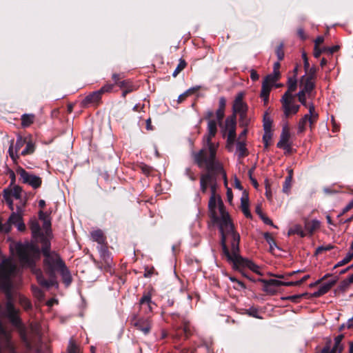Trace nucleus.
Instances as JSON below:
<instances>
[{
	"instance_id": "bb28decb",
	"label": "nucleus",
	"mask_w": 353,
	"mask_h": 353,
	"mask_svg": "<svg viewBox=\"0 0 353 353\" xmlns=\"http://www.w3.org/2000/svg\"><path fill=\"white\" fill-rule=\"evenodd\" d=\"M139 303L141 307L146 306L145 311L151 312V295L149 293H145L140 299Z\"/></svg>"
},
{
	"instance_id": "c756f323",
	"label": "nucleus",
	"mask_w": 353,
	"mask_h": 353,
	"mask_svg": "<svg viewBox=\"0 0 353 353\" xmlns=\"http://www.w3.org/2000/svg\"><path fill=\"white\" fill-rule=\"evenodd\" d=\"M34 121V115L32 114H24L21 116V125L27 128L33 123Z\"/></svg>"
},
{
	"instance_id": "f03ea898",
	"label": "nucleus",
	"mask_w": 353,
	"mask_h": 353,
	"mask_svg": "<svg viewBox=\"0 0 353 353\" xmlns=\"http://www.w3.org/2000/svg\"><path fill=\"white\" fill-rule=\"evenodd\" d=\"M10 250L12 254H16L21 264L23 266L30 267L35 274L37 281L44 287H50L56 284V273L59 272L66 285H68L72 281L70 271L67 268L64 261L60 255L54 251L50 250L49 241L43 240V245L41 252L44 256L43 268L45 272L48 275V279H45L40 269L34 266L37 260L40 256L39 246L34 243L22 244L20 243H12L10 245Z\"/></svg>"
},
{
	"instance_id": "2eb2a0df",
	"label": "nucleus",
	"mask_w": 353,
	"mask_h": 353,
	"mask_svg": "<svg viewBox=\"0 0 353 353\" xmlns=\"http://www.w3.org/2000/svg\"><path fill=\"white\" fill-rule=\"evenodd\" d=\"M6 313L7 316L9 318L11 323L14 326L19 327L21 325V321L18 316V310L15 309L10 299H9L6 303Z\"/></svg>"
},
{
	"instance_id": "4be33fe9",
	"label": "nucleus",
	"mask_w": 353,
	"mask_h": 353,
	"mask_svg": "<svg viewBox=\"0 0 353 353\" xmlns=\"http://www.w3.org/2000/svg\"><path fill=\"white\" fill-rule=\"evenodd\" d=\"M91 239L92 241L97 242L100 245H103L105 243V236L101 230H95L90 233Z\"/></svg>"
},
{
	"instance_id": "a878e982",
	"label": "nucleus",
	"mask_w": 353,
	"mask_h": 353,
	"mask_svg": "<svg viewBox=\"0 0 353 353\" xmlns=\"http://www.w3.org/2000/svg\"><path fill=\"white\" fill-rule=\"evenodd\" d=\"M334 282H330L327 283L323 284L319 289L318 291L314 292L312 294L313 297H319L325 293H327L332 288V286L334 285Z\"/></svg>"
},
{
	"instance_id": "c9c22d12",
	"label": "nucleus",
	"mask_w": 353,
	"mask_h": 353,
	"mask_svg": "<svg viewBox=\"0 0 353 353\" xmlns=\"http://www.w3.org/2000/svg\"><path fill=\"white\" fill-rule=\"evenodd\" d=\"M294 234H297L300 235L301 237L305 236V232L302 230V228L300 225H295L292 228H291L288 231V235H292Z\"/></svg>"
},
{
	"instance_id": "69168bd1",
	"label": "nucleus",
	"mask_w": 353,
	"mask_h": 353,
	"mask_svg": "<svg viewBox=\"0 0 353 353\" xmlns=\"http://www.w3.org/2000/svg\"><path fill=\"white\" fill-rule=\"evenodd\" d=\"M353 208V199L345 206V208L343 210V213H345L348 212Z\"/></svg>"
},
{
	"instance_id": "c03bdc74",
	"label": "nucleus",
	"mask_w": 353,
	"mask_h": 353,
	"mask_svg": "<svg viewBox=\"0 0 353 353\" xmlns=\"http://www.w3.org/2000/svg\"><path fill=\"white\" fill-rule=\"evenodd\" d=\"M19 303L25 310H28L31 307V303L30 301L25 296H20Z\"/></svg>"
},
{
	"instance_id": "6e6552de",
	"label": "nucleus",
	"mask_w": 353,
	"mask_h": 353,
	"mask_svg": "<svg viewBox=\"0 0 353 353\" xmlns=\"http://www.w3.org/2000/svg\"><path fill=\"white\" fill-rule=\"evenodd\" d=\"M236 121L234 116L228 117L225 119L224 125L221 126L223 134H228V148L233 144L236 139Z\"/></svg>"
},
{
	"instance_id": "ddd939ff",
	"label": "nucleus",
	"mask_w": 353,
	"mask_h": 353,
	"mask_svg": "<svg viewBox=\"0 0 353 353\" xmlns=\"http://www.w3.org/2000/svg\"><path fill=\"white\" fill-rule=\"evenodd\" d=\"M132 325L144 334H148L151 330V321L149 318L134 317L131 321Z\"/></svg>"
},
{
	"instance_id": "4c0bfd02",
	"label": "nucleus",
	"mask_w": 353,
	"mask_h": 353,
	"mask_svg": "<svg viewBox=\"0 0 353 353\" xmlns=\"http://www.w3.org/2000/svg\"><path fill=\"white\" fill-rule=\"evenodd\" d=\"M196 90H197V88H190L183 94H180L177 99L178 103H182L188 96L194 93Z\"/></svg>"
},
{
	"instance_id": "5701e85b",
	"label": "nucleus",
	"mask_w": 353,
	"mask_h": 353,
	"mask_svg": "<svg viewBox=\"0 0 353 353\" xmlns=\"http://www.w3.org/2000/svg\"><path fill=\"white\" fill-rule=\"evenodd\" d=\"M102 94L101 93L100 90H97L95 92H93L92 93L88 94L84 99L85 103H97L101 98Z\"/></svg>"
},
{
	"instance_id": "864d4df0",
	"label": "nucleus",
	"mask_w": 353,
	"mask_h": 353,
	"mask_svg": "<svg viewBox=\"0 0 353 353\" xmlns=\"http://www.w3.org/2000/svg\"><path fill=\"white\" fill-rule=\"evenodd\" d=\"M185 174L188 176V177L192 180V181H195L196 180V176L195 174L192 172V171L191 170L190 168H186L185 169Z\"/></svg>"
},
{
	"instance_id": "49530a36",
	"label": "nucleus",
	"mask_w": 353,
	"mask_h": 353,
	"mask_svg": "<svg viewBox=\"0 0 353 353\" xmlns=\"http://www.w3.org/2000/svg\"><path fill=\"white\" fill-rule=\"evenodd\" d=\"M276 56L279 61H281L284 57L283 44L281 43L276 48Z\"/></svg>"
},
{
	"instance_id": "b1692460",
	"label": "nucleus",
	"mask_w": 353,
	"mask_h": 353,
	"mask_svg": "<svg viewBox=\"0 0 353 353\" xmlns=\"http://www.w3.org/2000/svg\"><path fill=\"white\" fill-rule=\"evenodd\" d=\"M320 222L318 220L305 221V228L310 234H312L314 231L320 227Z\"/></svg>"
},
{
	"instance_id": "13d9d810",
	"label": "nucleus",
	"mask_w": 353,
	"mask_h": 353,
	"mask_svg": "<svg viewBox=\"0 0 353 353\" xmlns=\"http://www.w3.org/2000/svg\"><path fill=\"white\" fill-rule=\"evenodd\" d=\"M302 57L303 59L304 69H305V70H307V69L310 66V64H309L308 59L307 58V55H306L305 52H303L302 53Z\"/></svg>"
},
{
	"instance_id": "473e14b6",
	"label": "nucleus",
	"mask_w": 353,
	"mask_h": 353,
	"mask_svg": "<svg viewBox=\"0 0 353 353\" xmlns=\"http://www.w3.org/2000/svg\"><path fill=\"white\" fill-rule=\"evenodd\" d=\"M237 116H239V121L241 126L247 127L249 125L250 119L248 115V112H243L242 114L241 113Z\"/></svg>"
},
{
	"instance_id": "603ef678",
	"label": "nucleus",
	"mask_w": 353,
	"mask_h": 353,
	"mask_svg": "<svg viewBox=\"0 0 353 353\" xmlns=\"http://www.w3.org/2000/svg\"><path fill=\"white\" fill-rule=\"evenodd\" d=\"M247 313L250 315V316H252L253 317H255V318H260L259 316V311L256 309V308H250L249 310H248L247 311Z\"/></svg>"
},
{
	"instance_id": "e433bc0d",
	"label": "nucleus",
	"mask_w": 353,
	"mask_h": 353,
	"mask_svg": "<svg viewBox=\"0 0 353 353\" xmlns=\"http://www.w3.org/2000/svg\"><path fill=\"white\" fill-rule=\"evenodd\" d=\"M305 71V74L302 77H306L307 79L315 81L316 69L315 67L308 68L307 70Z\"/></svg>"
},
{
	"instance_id": "7ed1b4c3",
	"label": "nucleus",
	"mask_w": 353,
	"mask_h": 353,
	"mask_svg": "<svg viewBox=\"0 0 353 353\" xmlns=\"http://www.w3.org/2000/svg\"><path fill=\"white\" fill-rule=\"evenodd\" d=\"M234 233L239 236H240L238 234H236L234 231ZM239 239L236 241V248H233V243L234 238L232 235H228L225 239V247L228 250V254H226L223 249V243L221 242L223 252L225 255L227 256L228 259L234 262V264H241V263L245 264L247 267H248L251 270L254 272L259 273V266L250 261H243V259L238 254L239 251Z\"/></svg>"
},
{
	"instance_id": "09e8293b",
	"label": "nucleus",
	"mask_w": 353,
	"mask_h": 353,
	"mask_svg": "<svg viewBox=\"0 0 353 353\" xmlns=\"http://www.w3.org/2000/svg\"><path fill=\"white\" fill-rule=\"evenodd\" d=\"M68 353H79L78 347L72 341H70L69 343Z\"/></svg>"
},
{
	"instance_id": "f8f14e48",
	"label": "nucleus",
	"mask_w": 353,
	"mask_h": 353,
	"mask_svg": "<svg viewBox=\"0 0 353 353\" xmlns=\"http://www.w3.org/2000/svg\"><path fill=\"white\" fill-rule=\"evenodd\" d=\"M21 189L19 187H14L12 190H4L3 198L11 210H14V200H19V204L21 203Z\"/></svg>"
},
{
	"instance_id": "f257e3e1",
	"label": "nucleus",
	"mask_w": 353,
	"mask_h": 353,
	"mask_svg": "<svg viewBox=\"0 0 353 353\" xmlns=\"http://www.w3.org/2000/svg\"><path fill=\"white\" fill-rule=\"evenodd\" d=\"M205 152V149H201L199 152L194 154V159L198 166L201 168L205 165L207 170V172L201 174L200 188L203 193L207 192L208 188H210L211 196L208 203L209 212L214 222L219 226L222 234L223 249L225 253L228 254L225 247L226 236L228 235L233 236V248H236V241L239 239V236L234 233V225L221 196L216 194V178L220 175L225 180L226 184V172L222 165L216 161V157L206 156Z\"/></svg>"
},
{
	"instance_id": "c85d7f7f",
	"label": "nucleus",
	"mask_w": 353,
	"mask_h": 353,
	"mask_svg": "<svg viewBox=\"0 0 353 353\" xmlns=\"http://www.w3.org/2000/svg\"><path fill=\"white\" fill-rule=\"evenodd\" d=\"M25 148L21 151V154L23 156H26L28 154H31L34 152V144L31 141L30 138L27 139L26 143H25Z\"/></svg>"
},
{
	"instance_id": "58836bf2",
	"label": "nucleus",
	"mask_w": 353,
	"mask_h": 353,
	"mask_svg": "<svg viewBox=\"0 0 353 353\" xmlns=\"http://www.w3.org/2000/svg\"><path fill=\"white\" fill-rule=\"evenodd\" d=\"M186 62L184 59H181L179 60V63L178 65L176 66V69L173 72L172 76L174 77H176L179 72H181L185 67H186Z\"/></svg>"
},
{
	"instance_id": "7c9ffc66",
	"label": "nucleus",
	"mask_w": 353,
	"mask_h": 353,
	"mask_svg": "<svg viewBox=\"0 0 353 353\" xmlns=\"http://www.w3.org/2000/svg\"><path fill=\"white\" fill-rule=\"evenodd\" d=\"M288 90L285 92H289V94H292V92H294L297 88V79L296 77H289L288 80Z\"/></svg>"
},
{
	"instance_id": "9d476101",
	"label": "nucleus",
	"mask_w": 353,
	"mask_h": 353,
	"mask_svg": "<svg viewBox=\"0 0 353 353\" xmlns=\"http://www.w3.org/2000/svg\"><path fill=\"white\" fill-rule=\"evenodd\" d=\"M245 92H239L233 101L232 104V115L235 117L243 112H248V105L246 102L244 101Z\"/></svg>"
},
{
	"instance_id": "338daca9",
	"label": "nucleus",
	"mask_w": 353,
	"mask_h": 353,
	"mask_svg": "<svg viewBox=\"0 0 353 353\" xmlns=\"http://www.w3.org/2000/svg\"><path fill=\"white\" fill-rule=\"evenodd\" d=\"M0 232H3L5 233H8L10 232V227L9 225L7 226H3V224L0 222Z\"/></svg>"
},
{
	"instance_id": "cd10ccee",
	"label": "nucleus",
	"mask_w": 353,
	"mask_h": 353,
	"mask_svg": "<svg viewBox=\"0 0 353 353\" xmlns=\"http://www.w3.org/2000/svg\"><path fill=\"white\" fill-rule=\"evenodd\" d=\"M226 105V101L224 97H221L219 101V108L216 112V117L219 121H221L224 117V111Z\"/></svg>"
},
{
	"instance_id": "ea45409f",
	"label": "nucleus",
	"mask_w": 353,
	"mask_h": 353,
	"mask_svg": "<svg viewBox=\"0 0 353 353\" xmlns=\"http://www.w3.org/2000/svg\"><path fill=\"white\" fill-rule=\"evenodd\" d=\"M292 181L291 176H287L285 179V182L283 186V191L285 193H289L290 191V188L292 186Z\"/></svg>"
},
{
	"instance_id": "f704fd0d",
	"label": "nucleus",
	"mask_w": 353,
	"mask_h": 353,
	"mask_svg": "<svg viewBox=\"0 0 353 353\" xmlns=\"http://www.w3.org/2000/svg\"><path fill=\"white\" fill-rule=\"evenodd\" d=\"M352 258H353V250H350V251L346 254L345 257L343 260L339 261L334 265V268L345 265L346 263H349L352 260Z\"/></svg>"
},
{
	"instance_id": "393cba45",
	"label": "nucleus",
	"mask_w": 353,
	"mask_h": 353,
	"mask_svg": "<svg viewBox=\"0 0 353 353\" xmlns=\"http://www.w3.org/2000/svg\"><path fill=\"white\" fill-rule=\"evenodd\" d=\"M271 85L263 81L261 91V97L264 101L265 103H267L269 100V94L272 88Z\"/></svg>"
},
{
	"instance_id": "4d7b16f0",
	"label": "nucleus",
	"mask_w": 353,
	"mask_h": 353,
	"mask_svg": "<svg viewBox=\"0 0 353 353\" xmlns=\"http://www.w3.org/2000/svg\"><path fill=\"white\" fill-rule=\"evenodd\" d=\"M343 350L341 344H336L334 343V346L331 350L334 353H341Z\"/></svg>"
},
{
	"instance_id": "774afa93",
	"label": "nucleus",
	"mask_w": 353,
	"mask_h": 353,
	"mask_svg": "<svg viewBox=\"0 0 353 353\" xmlns=\"http://www.w3.org/2000/svg\"><path fill=\"white\" fill-rule=\"evenodd\" d=\"M39 219L43 220V221H45V219H48V215L47 214L44 213L42 211L39 212Z\"/></svg>"
},
{
	"instance_id": "3c124183",
	"label": "nucleus",
	"mask_w": 353,
	"mask_h": 353,
	"mask_svg": "<svg viewBox=\"0 0 353 353\" xmlns=\"http://www.w3.org/2000/svg\"><path fill=\"white\" fill-rule=\"evenodd\" d=\"M281 286H299L300 285V282L298 281H288V282H284L281 281Z\"/></svg>"
},
{
	"instance_id": "a19ab883",
	"label": "nucleus",
	"mask_w": 353,
	"mask_h": 353,
	"mask_svg": "<svg viewBox=\"0 0 353 353\" xmlns=\"http://www.w3.org/2000/svg\"><path fill=\"white\" fill-rule=\"evenodd\" d=\"M264 238L270 245V250L272 251L274 250V248L276 246L272 236L270 233H265Z\"/></svg>"
},
{
	"instance_id": "de8ad7c7",
	"label": "nucleus",
	"mask_w": 353,
	"mask_h": 353,
	"mask_svg": "<svg viewBox=\"0 0 353 353\" xmlns=\"http://www.w3.org/2000/svg\"><path fill=\"white\" fill-rule=\"evenodd\" d=\"M332 248H333V245H332L331 244H328V245H321V246H319V247H318L316 248V254H319L322 253L324 251L330 250Z\"/></svg>"
},
{
	"instance_id": "680f3d73",
	"label": "nucleus",
	"mask_w": 353,
	"mask_h": 353,
	"mask_svg": "<svg viewBox=\"0 0 353 353\" xmlns=\"http://www.w3.org/2000/svg\"><path fill=\"white\" fill-rule=\"evenodd\" d=\"M250 78L252 81H256L259 79V76L254 70L250 71Z\"/></svg>"
},
{
	"instance_id": "dca6fc26",
	"label": "nucleus",
	"mask_w": 353,
	"mask_h": 353,
	"mask_svg": "<svg viewBox=\"0 0 353 353\" xmlns=\"http://www.w3.org/2000/svg\"><path fill=\"white\" fill-rule=\"evenodd\" d=\"M314 86V81L307 79L306 77H301L300 81L301 90L299 92H303V94H307L308 98H312L314 97L313 90Z\"/></svg>"
},
{
	"instance_id": "39448f33",
	"label": "nucleus",
	"mask_w": 353,
	"mask_h": 353,
	"mask_svg": "<svg viewBox=\"0 0 353 353\" xmlns=\"http://www.w3.org/2000/svg\"><path fill=\"white\" fill-rule=\"evenodd\" d=\"M217 132L216 122L214 120H209L208 123V134L203 137L204 147L206 156L216 157L219 143H212L211 139L216 135Z\"/></svg>"
},
{
	"instance_id": "0eeeda50",
	"label": "nucleus",
	"mask_w": 353,
	"mask_h": 353,
	"mask_svg": "<svg viewBox=\"0 0 353 353\" xmlns=\"http://www.w3.org/2000/svg\"><path fill=\"white\" fill-rule=\"evenodd\" d=\"M282 110L285 118L295 115L299 110L300 105L294 103V96L285 92L281 99Z\"/></svg>"
},
{
	"instance_id": "a18cd8bd",
	"label": "nucleus",
	"mask_w": 353,
	"mask_h": 353,
	"mask_svg": "<svg viewBox=\"0 0 353 353\" xmlns=\"http://www.w3.org/2000/svg\"><path fill=\"white\" fill-rule=\"evenodd\" d=\"M114 86V83H106L99 90L101 94L112 92Z\"/></svg>"
},
{
	"instance_id": "0e129e2a",
	"label": "nucleus",
	"mask_w": 353,
	"mask_h": 353,
	"mask_svg": "<svg viewBox=\"0 0 353 353\" xmlns=\"http://www.w3.org/2000/svg\"><path fill=\"white\" fill-rule=\"evenodd\" d=\"M226 195L228 202L232 203L233 195L232 190L230 188H228Z\"/></svg>"
},
{
	"instance_id": "423d86ee",
	"label": "nucleus",
	"mask_w": 353,
	"mask_h": 353,
	"mask_svg": "<svg viewBox=\"0 0 353 353\" xmlns=\"http://www.w3.org/2000/svg\"><path fill=\"white\" fill-rule=\"evenodd\" d=\"M26 202L21 201V204H17L16 211H12V213L10 216L8 222L3 225V226L9 225L10 230H11V225H14L19 231L23 232L26 230V225L23 222V208L25 207Z\"/></svg>"
},
{
	"instance_id": "6e6d98bb",
	"label": "nucleus",
	"mask_w": 353,
	"mask_h": 353,
	"mask_svg": "<svg viewBox=\"0 0 353 353\" xmlns=\"http://www.w3.org/2000/svg\"><path fill=\"white\" fill-rule=\"evenodd\" d=\"M343 285L348 286L353 283V273L343 281Z\"/></svg>"
},
{
	"instance_id": "4468645a",
	"label": "nucleus",
	"mask_w": 353,
	"mask_h": 353,
	"mask_svg": "<svg viewBox=\"0 0 353 353\" xmlns=\"http://www.w3.org/2000/svg\"><path fill=\"white\" fill-rule=\"evenodd\" d=\"M259 282L263 284V290L268 294H274L277 291V288L281 285V281L276 279H259Z\"/></svg>"
},
{
	"instance_id": "20e7f679",
	"label": "nucleus",
	"mask_w": 353,
	"mask_h": 353,
	"mask_svg": "<svg viewBox=\"0 0 353 353\" xmlns=\"http://www.w3.org/2000/svg\"><path fill=\"white\" fill-rule=\"evenodd\" d=\"M17 271V265L12 259L3 260L0 263V288L8 289L10 287V278Z\"/></svg>"
},
{
	"instance_id": "a211bd4d",
	"label": "nucleus",
	"mask_w": 353,
	"mask_h": 353,
	"mask_svg": "<svg viewBox=\"0 0 353 353\" xmlns=\"http://www.w3.org/2000/svg\"><path fill=\"white\" fill-rule=\"evenodd\" d=\"M30 229L33 239L37 241H40L43 244V240L49 241L45 237L44 234L41 232L40 225L36 221H31Z\"/></svg>"
},
{
	"instance_id": "f3484780",
	"label": "nucleus",
	"mask_w": 353,
	"mask_h": 353,
	"mask_svg": "<svg viewBox=\"0 0 353 353\" xmlns=\"http://www.w3.org/2000/svg\"><path fill=\"white\" fill-rule=\"evenodd\" d=\"M290 138V134L289 128L287 125L284 126L282 130V132L280 137V140L277 143V147L283 148L284 150H290V144L289 143Z\"/></svg>"
},
{
	"instance_id": "9b49d317",
	"label": "nucleus",
	"mask_w": 353,
	"mask_h": 353,
	"mask_svg": "<svg viewBox=\"0 0 353 353\" xmlns=\"http://www.w3.org/2000/svg\"><path fill=\"white\" fill-rule=\"evenodd\" d=\"M17 173L23 183H27L34 189L41 186L42 181L39 176L28 172L23 169L19 170Z\"/></svg>"
},
{
	"instance_id": "bf43d9fd",
	"label": "nucleus",
	"mask_w": 353,
	"mask_h": 353,
	"mask_svg": "<svg viewBox=\"0 0 353 353\" xmlns=\"http://www.w3.org/2000/svg\"><path fill=\"white\" fill-rule=\"evenodd\" d=\"M297 34L303 40H305L307 39V35L305 33L304 30L301 28L298 29Z\"/></svg>"
},
{
	"instance_id": "052dcab7",
	"label": "nucleus",
	"mask_w": 353,
	"mask_h": 353,
	"mask_svg": "<svg viewBox=\"0 0 353 353\" xmlns=\"http://www.w3.org/2000/svg\"><path fill=\"white\" fill-rule=\"evenodd\" d=\"M113 81H114V85H118V82H121V79L123 78L121 74H113L112 77Z\"/></svg>"
},
{
	"instance_id": "5fc2aeb1",
	"label": "nucleus",
	"mask_w": 353,
	"mask_h": 353,
	"mask_svg": "<svg viewBox=\"0 0 353 353\" xmlns=\"http://www.w3.org/2000/svg\"><path fill=\"white\" fill-rule=\"evenodd\" d=\"M323 52H325V51L323 50V48H320L319 47L314 46V57H316V58L319 57L321 54Z\"/></svg>"
},
{
	"instance_id": "412c9836",
	"label": "nucleus",
	"mask_w": 353,
	"mask_h": 353,
	"mask_svg": "<svg viewBox=\"0 0 353 353\" xmlns=\"http://www.w3.org/2000/svg\"><path fill=\"white\" fill-rule=\"evenodd\" d=\"M118 86L123 90L122 93L123 97H125L128 93L132 92L135 89L134 85H133L132 82L129 80H123L121 81V82H118Z\"/></svg>"
},
{
	"instance_id": "8fccbe9b",
	"label": "nucleus",
	"mask_w": 353,
	"mask_h": 353,
	"mask_svg": "<svg viewBox=\"0 0 353 353\" xmlns=\"http://www.w3.org/2000/svg\"><path fill=\"white\" fill-rule=\"evenodd\" d=\"M339 49V46H334L332 47H324L323 50L325 51L329 55H332Z\"/></svg>"
},
{
	"instance_id": "e2e57ef3",
	"label": "nucleus",
	"mask_w": 353,
	"mask_h": 353,
	"mask_svg": "<svg viewBox=\"0 0 353 353\" xmlns=\"http://www.w3.org/2000/svg\"><path fill=\"white\" fill-rule=\"evenodd\" d=\"M324 41V38L322 36L318 37L314 41V46L319 47V45L323 43Z\"/></svg>"
},
{
	"instance_id": "6ab92c4d",
	"label": "nucleus",
	"mask_w": 353,
	"mask_h": 353,
	"mask_svg": "<svg viewBox=\"0 0 353 353\" xmlns=\"http://www.w3.org/2000/svg\"><path fill=\"white\" fill-rule=\"evenodd\" d=\"M26 141H27V138H23L22 137H19L17 138V139L16 141L15 146H14L15 154L13 151V147L10 146L9 148V154H10V157L12 159H15L16 157H18L17 154L19 152L21 153V149L22 147H23L25 145Z\"/></svg>"
},
{
	"instance_id": "37998d69",
	"label": "nucleus",
	"mask_w": 353,
	"mask_h": 353,
	"mask_svg": "<svg viewBox=\"0 0 353 353\" xmlns=\"http://www.w3.org/2000/svg\"><path fill=\"white\" fill-rule=\"evenodd\" d=\"M43 221V226L46 230V234H44V236H45V237H46L47 239H48V237L50 236V234L51 223H50V219H45V221Z\"/></svg>"
},
{
	"instance_id": "aec40b11",
	"label": "nucleus",
	"mask_w": 353,
	"mask_h": 353,
	"mask_svg": "<svg viewBox=\"0 0 353 353\" xmlns=\"http://www.w3.org/2000/svg\"><path fill=\"white\" fill-rule=\"evenodd\" d=\"M241 210L243 212L244 215L250 218L251 217V213L249 210V199L248 194L246 192H243V195L241 199Z\"/></svg>"
},
{
	"instance_id": "79ce46f5",
	"label": "nucleus",
	"mask_w": 353,
	"mask_h": 353,
	"mask_svg": "<svg viewBox=\"0 0 353 353\" xmlns=\"http://www.w3.org/2000/svg\"><path fill=\"white\" fill-rule=\"evenodd\" d=\"M297 97H298V99L299 101V102L304 106L307 107L309 108V104L307 103V101H306V99L307 97V94H305L303 93V92H299L297 93Z\"/></svg>"
},
{
	"instance_id": "1a4fd4ad",
	"label": "nucleus",
	"mask_w": 353,
	"mask_h": 353,
	"mask_svg": "<svg viewBox=\"0 0 353 353\" xmlns=\"http://www.w3.org/2000/svg\"><path fill=\"white\" fill-rule=\"evenodd\" d=\"M318 119V114L315 112L313 103L309 105V113L305 114L299 121L298 133H302L305 130L306 123L308 121L310 128L316 123Z\"/></svg>"
},
{
	"instance_id": "2f4dec72",
	"label": "nucleus",
	"mask_w": 353,
	"mask_h": 353,
	"mask_svg": "<svg viewBox=\"0 0 353 353\" xmlns=\"http://www.w3.org/2000/svg\"><path fill=\"white\" fill-rule=\"evenodd\" d=\"M236 152H238L239 157L240 158L248 155L247 148L243 141H239L236 143Z\"/></svg>"
},
{
	"instance_id": "72a5a7b5",
	"label": "nucleus",
	"mask_w": 353,
	"mask_h": 353,
	"mask_svg": "<svg viewBox=\"0 0 353 353\" xmlns=\"http://www.w3.org/2000/svg\"><path fill=\"white\" fill-rule=\"evenodd\" d=\"M280 77V73H276L272 72V74L268 75L265 79L263 80L264 82L272 85L279 79Z\"/></svg>"
}]
</instances>
